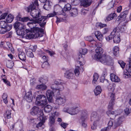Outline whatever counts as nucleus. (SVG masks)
<instances>
[{
  "mask_svg": "<svg viewBox=\"0 0 131 131\" xmlns=\"http://www.w3.org/2000/svg\"><path fill=\"white\" fill-rule=\"evenodd\" d=\"M112 120H110L108 123V126L106 127H107V128L108 129H110L111 127L113 126V118H112Z\"/></svg>",
  "mask_w": 131,
  "mask_h": 131,
  "instance_id": "5fc2aeb1",
  "label": "nucleus"
},
{
  "mask_svg": "<svg viewBox=\"0 0 131 131\" xmlns=\"http://www.w3.org/2000/svg\"><path fill=\"white\" fill-rule=\"evenodd\" d=\"M7 14V13H5L2 14L0 16V20L4 19Z\"/></svg>",
  "mask_w": 131,
  "mask_h": 131,
  "instance_id": "e2e57ef3",
  "label": "nucleus"
},
{
  "mask_svg": "<svg viewBox=\"0 0 131 131\" xmlns=\"http://www.w3.org/2000/svg\"><path fill=\"white\" fill-rule=\"evenodd\" d=\"M51 86V88L52 89L53 93L54 95H59L60 94V91L64 89V87L62 85H60V87H57L55 88L54 86Z\"/></svg>",
  "mask_w": 131,
  "mask_h": 131,
  "instance_id": "f8f14e48",
  "label": "nucleus"
},
{
  "mask_svg": "<svg viewBox=\"0 0 131 131\" xmlns=\"http://www.w3.org/2000/svg\"><path fill=\"white\" fill-rule=\"evenodd\" d=\"M126 69L128 72H126L124 74L125 77L128 78L130 77V75L129 73H131V67L130 66H127V65L126 67Z\"/></svg>",
  "mask_w": 131,
  "mask_h": 131,
  "instance_id": "a878e982",
  "label": "nucleus"
},
{
  "mask_svg": "<svg viewBox=\"0 0 131 131\" xmlns=\"http://www.w3.org/2000/svg\"><path fill=\"white\" fill-rule=\"evenodd\" d=\"M65 84L61 82V80H57L55 81L54 82V84L53 85V86L55 85L58 86L57 87H60V85H62V86H64V85Z\"/></svg>",
  "mask_w": 131,
  "mask_h": 131,
  "instance_id": "473e14b6",
  "label": "nucleus"
},
{
  "mask_svg": "<svg viewBox=\"0 0 131 131\" xmlns=\"http://www.w3.org/2000/svg\"><path fill=\"white\" fill-rule=\"evenodd\" d=\"M38 6V0H35L33 3L31 4L26 8V10L28 12H30V15L33 18H37L41 16V12L39 9H35L36 6Z\"/></svg>",
  "mask_w": 131,
  "mask_h": 131,
  "instance_id": "f03ea898",
  "label": "nucleus"
},
{
  "mask_svg": "<svg viewBox=\"0 0 131 131\" xmlns=\"http://www.w3.org/2000/svg\"><path fill=\"white\" fill-rule=\"evenodd\" d=\"M122 117H121L118 118V119L117 123H115L113 124V125L115 127L119 126L120 123L122 122Z\"/></svg>",
  "mask_w": 131,
  "mask_h": 131,
  "instance_id": "a18cd8bd",
  "label": "nucleus"
},
{
  "mask_svg": "<svg viewBox=\"0 0 131 131\" xmlns=\"http://www.w3.org/2000/svg\"><path fill=\"white\" fill-rule=\"evenodd\" d=\"M83 71V67H79L78 66H77L74 70V72L76 76H78L80 74V72H82Z\"/></svg>",
  "mask_w": 131,
  "mask_h": 131,
  "instance_id": "412c9836",
  "label": "nucleus"
},
{
  "mask_svg": "<svg viewBox=\"0 0 131 131\" xmlns=\"http://www.w3.org/2000/svg\"><path fill=\"white\" fill-rule=\"evenodd\" d=\"M14 26L16 30L17 34L19 36H23L24 33L23 30L25 28V25L19 22H16L14 24Z\"/></svg>",
  "mask_w": 131,
  "mask_h": 131,
  "instance_id": "20e7f679",
  "label": "nucleus"
},
{
  "mask_svg": "<svg viewBox=\"0 0 131 131\" xmlns=\"http://www.w3.org/2000/svg\"><path fill=\"white\" fill-rule=\"evenodd\" d=\"M95 51L96 53L94 56V58L96 60H99L105 65H112L113 64L112 59L109 56L105 54L102 56L103 52L102 48L100 46H97Z\"/></svg>",
  "mask_w": 131,
  "mask_h": 131,
  "instance_id": "f257e3e1",
  "label": "nucleus"
},
{
  "mask_svg": "<svg viewBox=\"0 0 131 131\" xmlns=\"http://www.w3.org/2000/svg\"><path fill=\"white\" fill-rule=\"evenodd\" d=\"M95 34L96 38L99 41H101L103 40V37L100 31H96L95 32Z\"/></svg>",
  "mask_w": 131,
  "mask_h": 131,
  "instance_id": "b1692460",
  "label": "nucleus"
},
{
  "mask_svg": "<svg viewBox=\"0 0 131 131\" xmlns=\"http://www.w3.org/2000/svg\"><path fill=\"white\" fill-rule=\"evenodd\" d=\"M70 13L71 16L75 17L78 14V10L77 8H73L71 9L70 11Z\"/></svg>",
  "mask_w": 131,
  "mask_h": 131,
  "instance_id": "4be33fe9",
  "label": "nucleus"
},
{
  "mask_svg": "<svg viewBox=\"0 0 131 131\" xmlns=\"http://www.w3.org/2000/svg\"><path fill=\"white\" fill-rule=\"evenodd\" d=\"M52 3L49 0H46L45 3L43 7L45 10H49L51 8Z\"/></svg>",
  "mask_w": 131,
  "mask_h": 131,
  "instance_id": "dca6fc26",
  "label": "nucleus"
},
{
  "mask_svg": "<svg viewBox=\"0 0 131 131\" xmlns=\"http://www.w3.org/2000/svg\"><path fill=\"white\" fill-rule=\"evenodd\" d=\"M72 106L70 108L65 107L63 109V111L69 113L71 115H74L76 114L78 111L77 108L78 107V106L75 105V104L72 103Z\"/></svg>",
  "mask_w": 131,
  "mask_h": 131,
  "instance_id": "0eeeda50",
  "label": "nucleus"
},
{
  "mask_svg": "<svg viewBox=\"0 0 131 131\" xmlns=\"http://www.w3.org/2000/svg\"><path fill=\"white\" fill-rule=\"evenodd\" d=\"M128 12L127 11H125L121 13L119 15L120 18H125L126 17Z\"/></svg>",
  "mask_w": 131,
  "mask_h": 131,
  "instance_id": "37998d69",
  "label": "nucleus"
},
{
  "mask_svg": "<svg viewBox=\"0 0 131 131\" xmlns=\"http://www.w3.org/2000/svg\"><path fill=\"white\" fill-rule=\"evenodd\" d=\"M58 7H59L58 6H55L53 13L48 14L46 16L47 19L49 18V17H53L55 16V15H57V14L58 13V11H57L56 9L58 8Z\"/></svg>",
  "mask_w": 131,
  "mask_h": 131,
  "instance_id": "c85d7f7f",
  "label": "nucleus"
},
{
  "mask_svg": "<svg viewBox=\"0 0 131 131\" xmlns=\"http://www.w3.org/2000/svg\"><path fill=\"white\" fill-rule=\"evenodd\" d=\"M119 48L118 47L115 46L113 48V53L114 55L118 56L119 55Z\"/></svg>",
  "mask_w": 131,
  "mask_h": 131,
  "instance_id": "f704fd0d",
  "label": "nucleus"
},
{
  "mask_svg": "<svg viewBox=\"0 0 131 131\" xmlns=\"http://www.w3.org/2000/svg\"><path fill=\"white\" fill-rule=\"evenodd\" d=\"M98 78L99 76L98 74L96 73H95L93 75V78L92 83L93 84L96 83V82L97 81Z\"/></svg>",
  "mask_w": 131,
  "mask_h": 131,
  "instance_id": "49530a36",
  "label": "nucleus"
},
{
  "mask_svg": "<svg viewBox=\"0 0 131 131\" xmlns=\"http://www.w3.org/2000/svg\"><path fill=\"white\" fill-rule=\"evenodd\" d=\"M86 40L91 42L94 41V39L91 36H88L85 38Z\"/></svg>",
  "mask_w": 131,
  "mask_h": 131,
  "instance_id": "13d9d810",
  "label": "nucleus"
},
{
  "mask_svg": "<svg viewBox=\"0 0 131 131\" xmlns=\"http://www.w3.org/2000/svg\"><path fill=\"white\" fill-rule=\"evenodd\" d=\"M46 85L44 84H41L37 85L36 88L37 89L45 90L47 89Z\"/></svg>",
  "mask_w": 131,
  "mask_h": 131,
  "instance_id": "ea45409f",
  "label": "nucleus"
},
{
  "mask_svg": "<svg viewBox=\"0 0 131 131\" xmlns=\"http://www.w3.org/2000/svg\"><path fill=\"white\" fill-rule=\"evenodd\" d=\"M110 78L111 80L113 82H118L120 81V79L117 76L113 73H111L110 74Z\"/></svg>",
  "mask_w": 131,
  "mask_h": 131,
  "instance_id": "a211bd4d",
  "label": "nucleus"
},
{
  "mask_svg": "<svg viewBox=\"0 0 131 131\" xmlns=\"http://www.w3.org/2000/svg\"><path fill=\"white\" fill-rule=\"evenodd\" d=\"M49 66V64L47 62H44L41 65L42 68L47 69Z\"/></svg>",
  "mask_w": 131,
  "mask_h": 131,
  "instance_id": "09e8293b",
  "label": "nucleus"
},
{
  "mask_svg": "<svg viewBox=\"0 0 131 131\" xmlns=\"http://www.w3.org/2000/svg\"><path fill=\"white\" fill-rule=\"evenodd\" d=\"M108 95L110 96L112 100H115V94L112 92H110L108 93Z\"/></svg>",
  "mask_w": 131,
  "mask_h": 131,
  "instance_id": "052dcab7",
  "label": "nucleus"
},
{
  "mask_svg": "<svg viewBox=\"0 0 131 131\" xmlns=\"http://www.w3.org/2000/svg\"><path fill=\"white\" fill-rule=\"evenodd\" d=\"M24 98L27 102H31L33 99V97L31 91H29L26 93Z\"/></svg>",
  "mask_w": 131,
  "mask_h": 131,
  "instance_id": "2eb2a0df",
  "label": "nucleus"
},
{
  "mask_svg": "<svg viewBox=\"0 0 131 131\" xmlns=\"http://www.w3.org/2000/svg\"><path fill=\"white\" fill-rule=\"evenodd\" d=\"M126 28L125 23H124L119 28L120 31L121 32L125 31Z\"/></svg>",
  "mask_w": 131,
  "mask_h": 131,
  "instance_id": "3c124183",
  "label": "nucleus"
},
{
  "mask_svg": "<svg viewBox=\"0 0 131 131\" xmlns=\"http://www.w3.org/2000/svg\"><path fill=\"white\" fill-rule=\"evenodd\" d=\"M117 30L116 28H114L113 31L111 32L110 35L106 37V39L107 41H109L110 40L113 39L114 36L115 35L116 32Z\"/></svg>",
  "mask_w": 131,
  "mask_h": 131,
  "instance_id": "aec40b11",
  "label": "nucleus"
},
{
  "mask_svg": "<svg viewBox=\"0 0 131 131\" xmlns=\"http://www.w3.org/2000/svg\"><path fill=\"white\" fill-rule=\"evenodd\" d=\"M55 120L54 116H50L49 120V124L50 127H51L54 125Z\"/></svg>",
  "mask_w": 131,
  "mask_h": 131,
  "instance_id": "bb28decb",
  "label": "nucleus"
},
{
  "mask_svg": "<svg viewBox=\"0 0 131 131\" xmlns=\"http://www.w3.org/2000/svg\"><path fill=\"white\" fill-rule=\"evenodd\" d=\"M100 119V116L96 112H94L92 113L91 116V121H93L94 122H97Z\"/></svg>",
  "mask_w": 131,
  "mask_h": 131,
  "instance_id": "ddd939ff",
  "label": "nucleus"
},
{
  "mask_svg": "<svg viewBox=\"0 0 131 131\" xmlns=\"http://www.w3.org/2000/svg\"><path fill=\"white\" fill-rule=\"evenodd\" d=\"M66 98L64 96H59L56 98L55 101V103L59 105L63 104L67 101Z\"/></svg>",
  "mask_w": 131,
  "mask_h": 131,
  "instance_id": "1a4fd4ad",
  "label": "nucleus"
},
{
  "mask_svg": "<svg viewBox=\"0 0 131 131\" xmlns=\"http://www.w3.org/2000/svg\"><path fill=\"white\" fill-rule=\"evenodd\" d=\"M11 28V26H7L6 28H1V29L0 31V32L1 34H4L6 32L9 31Z\"/></svg>",
  "mask_w": 131,
  "mask_h": 131,
  "instance_id": "c756f323",
  "label": "nucleus"
},
{
  "mask_svg": "<svg viewBox=\"0 0 131 131\" xmlns=\"http://www.w3.org/2000/svg\"><path fill=\"white\" fill-rule=\"evenodd\" d=\"M41 17H38V19L36 20L34 19L33 21H32L33 22H31V24H34V25L35 26H36V24H39L40 27L42 28L44 27L45 26L46 24V22L45 20L47 19L46 16H40Z\"/></svg>",
  "mask_w": 131,
  "mask_h": 131,
  "instance_id": "39448f33",
  "label": "nucleus"
},
{
  "mask_svg": "<svg viewBox=\"0 0 131 131\" xmlns=\"http://www.w3.org/2000/svg\"><path fill=\"white\" fill-rule=\"evenodd\" d=\"M80 2V0H72V4L73 5L76 6L78 5Z\"/></svg>",
  "mask_w": 131,
  "mask_h": 131,
  "instance_id": "4d7b16f0",
  "label": "nucleus"
},
{
  "mask_svg": "<svg viewBox=\"0 0 131 131\" xmlns=\"http://www.w3.org/2000/svg\"><path fill=\"white\" fill-rule=\"evenodd\" d=\"M116 15L115 13H112L108 15L105 19V21L106 22L110 21Z\"/></svg>",
  "mask_w": 131,
  "mask_h": 131,
  "instance_id": "7c9ffc66",
  "label": "nucleus"
},
{
  "mask_svg": "<svg viewBox=\"0 0 131 131\" xmlns=\"http://www.w3.org/2000/svg\"><path fill=\"white\" fill-rule=\"evenodd\" d=\"M1 77L2 80L6 84L8 85H10L9 82L7 80L6 77L5 75H2Z\"/></svg>",
  "mask_w": 131,
  "mask_h": 131,
  "instance_id": "58836bf2",
  "label": "nucleus"
},
{
  "mask_svg": "<svg viewBox=\"0 0 131 131\" xmlns=\"http://www.w3.org/2000/svg\"><path fill=\"white\" fill-rule=\"evenodd\" d=\"M96 122H94L93 125L91 127V128L93 130H94L96 129Z\"/></svg>",
  "mask_w": 131,
  "mask_h": 131,
  "instance_id": "774afa93",
  "label": "nucleus"
},
{
  "mask_svg": "<svg viewBox=\"0 0 131 131\" xmlns=\"http://www.w3.org/2000/svg\"><path fill=\"white\" fill-rule=\"evenodd\" d=\"M47 81V79L45 78L44 79V78H40L39 81L40 82L43 83H46Z\"/></svg>",
  "mask_w": 131,
  "mask_h": 131,
  "instance_id": "680f3d73",
  "label": "nucleus"
},
{
  "mask_svg": "<svg viewBox=\"0 0 131 131\" xmlns=\"http://www.w3.org/2000/svg\"><path fill=\"white\" fill-rule=\"evenodd\" d=\"M46 94L48 101L49 102H51L52 101V95L53 93V91H51L50 90H48L46 92Z\"/></svg>",
  "mask_w": 131,
  "mask_h": 131,
  "instance_id": "6ab92c4d",
  "label": "nucleus"
},
{
  "mask_svg": "<svg viewBox=\"0 0 131 131\" xmlns=\"http://www.w3.org/2000/svg\"><path fill=\"white\" fill-rule=\"evenodd\" d=\"M11 111L7 110L6 113V115L7 118L8 119L10 118L11 117Z\"/></svg>",
  "mask_w": 131,
  "mask_h": 131,
  "instance_id": "603ef678",
  "label": "nucleus"
},
{
  "mask_svg": "<svg viewBox=\"0 0 131 131\" xmlns=\"http://www.w3.org/2000/svg\"><path fill=\"white\" fill-rule=\"evenodd\" d=\"M46 97L44 95H38L36 97V100L37 101L38 104L39 105L40 103L42 102V100H43L44 101H46Z\"/></svg>",
  "mask_w": 131,
  "mask_h": 131,
  "instance_id": "5701e85b",
  "label": "nucleus"
},
{
  "mask_svg": "<svg viewBox=\"0 0 131 131\" xmlns=\"http://www.w3.org/2000/svg\"><path fill=\"white\" fill-rule=\"evenodd\" d=\"M101 89L100 86H98L96 87L94 90V92L96 95L99 94L101 92Z\"/></svg>",
  "mask_w": 131,
  "mask_h": 131,
  "instance_id": "2f4dec72",
  "label": "nucleus"
},
{
  "mask_svg": "<svg viewBox=\"0 0 131 131\" xmlns=\"http://www.w3.org/2000/svg\"><path fill=\"white\" fill-rule=\"evenodd\" d=\"M65 6L63 9H62V11H66L70 10L71 8V6L69 3H67L66 4H64Z\"/></svg>",
  "mask_w": 131,
  "mask_h": 131,
  "instance_id": "72a5a7b5",
  "label": "nucleus"
},
{
  "mask_svg": "<svg viewBox=\"0 0 131 131\" xmlns=\"http://www.w3.org/2000/svg\"><path fill=\"white\" fill-rule=\"evenodd\" d=\"M87 52V50L86 49H81L79 50V52L78 54L77 60L79 62L81 66L84 65L85 62L84 59L82 57V55H85Z\"/></svg>",
  "mask_w": 131,
  "mask_h": 131,
  "instance_id": "423d86ee",
  "label": "nucleus"
},
{
  "mask_svg": "<svg viewBox=\"0 0 131 131\" xmlns=\"http://www.w3.org/2000/svg\"><path fill=\"white\" fill-rule=\"evenodd\" d=\"M118 63L123 69L124 68L125 63L122 60H119L118 61Z\"/></svg>",
  "mask_w": 131,
  "mask_h": 131,
  "instance_id": "864d4df0",
  "label": "nucleus"
},
{
  "mask_svg": "<svg viewBox=\"0 0 131 131\" xmlns=\"http://www.w3.org/2000/svg\"><path fill=\"white\" fill-rule=\"evenodd\" d=\"M111 110H108V111H107L106 112V113L107 115H114V114H115V115H113V117H115L116 116V114H115V113L114 111H111Z\"/></svg>",
  "mask_w": 131,
  "mask_h": 131,
  "instance_id": "8fccbe9b",
  "label": "nucleus"
},
{
  "mask_svg": "<svg viewBox=\"0 0 131 131\" xmlns=\"http://www.w3.org/2000/svg\"><path fill=\"white\" fill-rule=\"evenodd\" d=\"M88 116V112L86 111H85L82 112L81 115V119L82 121V125L84 127H85L86 126V124L84 122L85 119L87 118Z\"/></svg>",
  "mask_w": 131,
  "mask_h": 131,
  "instance_id": "4468645a",
  "label": "nucleus"
},
{
  "mask_svg": "<svg viewBox=\"0 0 131 131\" xmlns=\"http://www.w3.org/2000/svg\"><path fill=\"white\" fill-rule=\"evenodd\" d=\"M26 54L27 56L29 57L33 58L34 55L33 53L31 52V50L30 49H28L27 50H26Z\"/></svg>",
  "mask_w": 131,
  "mask_h": 131,
  "instance_id": "a19ab883",
  "label": "nucleus"
},
{
  "mask_svg": "<svg viewBox=\"0 0 131 131\" xmlns=\"http://www.w3.org/2000/svg\"><path fill=\"white\" fill-rule=\"evenodd\" d=\"M40 57H42V59L44 62H47V60L48 59V56H42L41 55Z\"/></svg>",
  "mask_w": 131,
  "mask_h": 131,
  "instance_id": "69168bd1",
  "label": "nucleus"
},
{
  "mask_svg": "<svg viewBox=\"0 0 131 131\" xmlns=\"http://www.w3.org/2000/svg\"><path fill=\"white\" fill-rule=\"evenodd\" d=\"M114 100H112V99L111 100L108 106V110H112L113 109V106L114 104Z\"/></svg>",
  "mask_w": 131,
  "mask_h": 131,
  "instance_id": "4c0bfd02",
  "label": "nucleus"
},
{
  "mask_svg": "<svg viewBox=\"0 0 131 131\" xmlns=\"http://www.w3.org/2000/svg\"><path fill=\"white\" fill-rule=\"evenodd\" d=\"M17 19L18 20L24 22H27L29 20L30 22H28L27 24V25L29 27H30L31 25H34V24H31V22H32V21H33L34 19H32L31 18H30L29 17H26L23 18H21L19 16H18L17 17Z\"/></svg>",
  "mask_w": 131,
  "mask_h": 131,
  "instance_id": "9d476101",
  "label": "nucleus"
},
{
  "mask_svg": "<svg viewBox=\"0 0 131 131\" xmlns=\"http://www.w3.org/2000/svg\"><path fill=\"white\" fill-rule=\"evenodd\" d=\"M41 120V121L39 123L37 124L36 125V127L38 128L39 127H41L43 125L44 122L45 121V120L44 121H42V120Z\"/></svg>",
  "mask_w": 131,
  "mask_h": 131,
  "instance_id": "0e129e2a",
  "label": "nucleus"
},
{
  "mask_svg": "<svg viewBox=\"0 0 131 131\" xmlns=\"http://www.w3.org/2000/svg\"><path fill=\"white\" fill-rule=\"evenodd\" d=\"M68 125V124L65 123H64L62 122L61 124V126L64 129Z\"/></svg>",
  "mask_w": 131,
  "mask_h": 131,
  "instance_id": "338daca9",
  "label": "nucleus"
},
{
  "mask_svg": "<svg viewBox=\"0 0 131 131\" xmlns=\"http://www.w3.org/2000/svg\"><path fill=\"white\" fill-rule=\"evenodd\" d=\"M8 25L4 21H1L0 22V28H5L7 27Z\"/></svg>",
  "mask_w": 131,
  "mask_h": 131,
  "instance_id": "c03bdc74",
  "label": "nucleus"
},
{
  "mask_svg": "<svg viewBox=\"0 0 131 131\" xmlns=\"http://www.w3.org/2000/svg\"><path fill=\"white\" fill-rule=\"evenodd\" d=\"M120 41V39L119 37L118 36L115 35L114 36L113 38V41L116 43H119Z\"/></svg>",
  "mask_w": 131,
  "mask_h": 131,
  "instance_id": "79ce46f5",
  "label": "nucleus"
},
{
  "mask_svg": "<svg viewBox=\"0 0 131 131\" xmlns=\"http://www.w3.org/2000/svg\"><path fill=\"white\" fill-rule=\"evenodd\" d=\"M32 25L33 26H32L33 28H31V32L34 34H35V35L38 34L37 37H39L40 36V33L43 32L44 31L43 29L41 28H40L37 27H34V26H35V25H31L30 27H32Z\"/></svg>",
  "mask_w": 131,
  "mask_h": 131,
  "instance_id": "9b49d317",
  "label": "nucleus"
},
{
  "mask_svg": "<svg viewBox=\"0 0 131 131\" xmlns=\"http://www.w3.org/2000/svg\"><path fill=\"white\" fill-rule=\"evenodd\" d=\"M18 56L21 60L24 61L26 60V55L25 53L23 52H20L18 53Z\"/></svg>",
  "mask_w": 131,
  "mask_h": 131,
  "instance_id": "cd10ccee",
  "label": "nucleus"
},
{
  "mask_svg": "<svg viewBox=\"0 0 131 131\" xmlns=\"http://www.w3.org/2000/svg\"><path fill=\"white\" fill-rule=\"evenodd\" d=\"M64 76L68 79H72L73 77V74L70 71H67L65 73Z\"/></svg>",
  "mask_w": 131,
  "mask_h": 131,
  "instance_id": "393cba45",
  "label": "nucleus"
},
{
  "mask_svg": "<svg viewBox=\"0 0 131 131\" xmlns=\"http://www.w3.org/2000/svg\"><path fill=\"white\" fill-rule=\"evenodd\" d=\"M81 5L84 7L89 6L92 3L91 0H80Z\"/></svg>",
  "mask_w": 131,
  "mask_h": 131,
  "instance_id": "f3484780",
  "label": "nucleus"
},
{
  "mask_svg": "<svg viewBox=\"0 0 131 131\" xmlns=\"http://www.w3.org/2000/svg\"><path fill=\"white\" fill-rule=\"evenodd\" d=\"M52 107L49 105H47L43 108L44 111L46 113L50 112L52 110Z\"/></svg>",
  "mask_w": 131,
  "mask_h": 131,
  "instance_id": "c9c22d12",
  "label": "nucleus"
},
{
  "mask_svg": "<svg viewBox=\"0 0 131 131\" xmlns=\"http://www.w3.org/2000/svg\"><path fill=\"white\" fill-rule=\"evenodd\" d=\"M96 26L97 27H100V28H102L106 26L107 25L106 24H102L101 23H97L96 24Z\"/></svg>",
  "mask_w": 131,
  "mask_h": 131,
  "instance_id": "6e6d98bb",
  "label": "nucleus"
},
{
  "mask_svg": "<svg viewBox=\"0 0 131 131\" xmlns=\"http://www.w3.org/2000/svg\"><path fill=\"white\" fill-rule=\"evenodd\" d=\"M26 34V35H25L26 33L24 32V33L23 36H21L23 37V38H25L27 39H31L32 38H36L37 37V36L38 35V34L35 35L32 32H31L28 29L26 30L25 31Z\"/></svg>",
  "mask_w": 131,
  "mask_h": 131,
  "instance_id": "6e6552de",
  "label": "nucleus"
},
{
  "mask_svg": "<svg viewBox=\"0 0 131 131\" xmlns=\"http://www.w3.org/2000/svg\"><path fill=\"white\" fill-rule=\"evenodd\" d=\"M30 113L33 115H37L39 118L40 120L44 121L47 119L46 117H44L42 111L38 107L34 106L31 109Z\"/></svg>",
  "mask_w": 131,
  "mask_h": 131,
  "instance_id": "7ed1b4c3",
  "label": "nucleus"
},
{
  "mask_svg": "<svg viewBox=\"0 0 131 131\" xmlns=\"http://www.w3.org/2000/svg\"><path fill=\"white\" fill-rule=\"evenodd\" d=\"M125 113L127 115H128L131 112V109H129V108L127 107L124 109Z\"/></svg>",
  "mask_w": 131,
  "mask_h": 131,
  "instance_id": "bf43d9fd",
  "label": "nucleus"
},
{
  "mask_svg": "<svg viewBox=\"0 0 131 131\" xmlns=\"http://www.w3.org/2000/svg\"><path fill=\"white\" fill-rule=\"evenodd\" d=\"M14 18L13 16L10 14L8 15L7 17L6 18V21L9 23H11L13 21Z\"/></svg>",
  "mask_w": 131,
  "mask_h": 131,
  "instance_id": "e433bc0d",
  "label": "nucleus"
},
{
  "mask_svg": "<svg viewBox=\"0 0 131 131\" xmlns=\"http://www.w3.org/2000/svg\"><path fill=\"white\" fill-rule=\"evenodd\" d=\"M115 4V2L113 1H112L110 2L107 6V8L108 9H110L111 8H112L114 6Z\"/></svg>",
  "mask_w": 131,
  "mask_h": 131,
  "instance_id": "de8ad7c7",
  "label": "nucleus"
}]
</instances>
